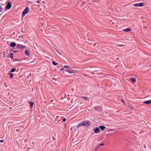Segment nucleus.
<instances>
[{
    "mask_svg": "<svg viewBox=\"0 0 151 151\" xmlns=\"http://www.w3.org/2000/svg\"><path fill=\"white\" fill-rule=\"evenodd\" d=\"M82 126L88 127L90 124V122L89 121H84L81 123Z\"/></svg>",
    "mask_w": 151,
    "mask_h": 151,
    "instance_id": "f257e3e1",
    "label": "nucleus"
},
{
    "mask_svg": "<svg viewBox=\"0 0 151 151\" xmlns=\"http://www.w3.org/2000/svg\"><path fill=\"white\" fill-rule=\"evenodd\" d=\"M29 11V8L28 7H26L24 10L23 11L22 13V15L23 17L24 16L25 14H27Z\"/></svg>",
    "mask_w": 151,
    "mask_h": 151,
    "instance_id": "f03ea898",
    "label": "nucleus"
},
{
    "mask_svg": "<svg viewBox=\"0 0 151 151\" xmlns=\"http://www.w3.org/2000/svg\"><path fill=\"white\" fill-rule=\"evenodd\" d=\"M144 5V4L143 3H140L139 4H135L133 5L134 6H142Z\"/></svg>",
    "mask_w": 151,
    "mask_h": 151,
    "instance_id": "7ed1b4c3",
    "label": "nucleus"
},
{
    "mask_svg": "<svg viewBox=\"0 0 151 151\" xmlns=\"http://www.w3.org/2000/svg\"><path fill=\"white\" fill-rule=\"evenodd\" d=\"M17 47L18 48L22 49L25 48V46L20 44H18L17 45Z\"/></svg>",
    "mask_w": 151,
    "mask_h": 151,
    "instance_id": "20e7f679",
    "label": "nucleus"
},
{
    "mask_svg": "<svg viewBox=\"0 0 151 151\" xmlns=\"http://www.w3.org/2000/svg\"><path fill=\"white\" fill-rule=\"evenodd\" d=\"M12 6L10 2H9L7 3V5H6V8L7 9H9Z\"/></svg>",
    "mask_w": 151,
    "mask_h": 151,
    "instance_id": "39448f33",
    "label": "nucleus"
},
{
    "mask_svg": "<svg viewBox=\"0 0 151 151\" xmlns=\"http://www.w3.org/2000/svg\"><path fill=\"white\" fill-rule=\"evenodd\" d=\"M94 132L96 133H99L100 132L99 129L98 127H96L94 129Z\"/></svg>",
    "mask_w": 151,
    "mask_h": 151,
    "instance_id": "423d86ee",
    "label": "nucleus"
},
{
    "mask_svg": "<svg viewBox=\"0 0 151 151\" xmlns=\"http://www.w3.org/2000/svg\"><path fill=\"white\" fill-rule=\"evenodd\" d=\"M143 103L145 104H150L151 103V100H149L147 101H145L143 102Z\"/></svg>",
    "mask_w": 151,
    "mask_h": 151,
    "instance_id": "0eeeda50",
    "label": "nucleus"
},
{
    "mask_svg": "<svg viewBox=\"0 0 151 151\" xmlns=\"http://www.w3.org/2000/svg\"><path fill=\"white\" fill-rule=\"evenodd\" d=\"M10 46L12 47H14L16 45V44L15 42H12L10 43Z\"/></svg>",
    "mask_w": 151,
    "mask_h": 151,
    "instance_id": "6e6552de",
    "label": "nucleus"
},
{
    "mask_svg": "<svg viewBox=\"0 0 151 151\" xmlns=\"http://www.w3.org/2000/svg\"><path fill=\"white\" fill-rule=\"evenodd\" d=\"M65 71L68 72L70 73H72L74 72V71L71 69L70 70H65Z\"/></svg>",
    "mask_w": 151,
    "mask_h": 151,
    "instance_id": "1a4fd4ad",
    "label": "nucleus"
},
{
    "mask_svg": "<svg viewBox=\"0 0 151 151\" xmlns=\"http://www.w3.org/2000/svg\"><path fill=\"white\" fill-rule=\"evenodd\" d=\"M129 80L134 83H135L136 81V79L134 78H130Z\"/></svg>",
    "mask_w": 151,
    "mask_h": 151,
    "instance_id": "9d476101",
    "label": "nucleus"
},
{
    "mask_svg": "<svg viewBox=\"0 0 151 151\" xmlns=\"http://www.w3.org/2000/svg\"><path fill=\"white\" fill-rule=\"evenodd\" d=\"M131 29H130L128 28L127 29H124L123 30L125 32H127L128 31H131Z\"/></svg>",
    "mask_w": 151,
    "mask_h": 151,
    "instance_id": "9b49d317",
    "label": "nucleus"
},
{
    "mask_svg": "<svg viewBox=\"0 0 151 151\" xmlns=\"http://www.w3.org/2000/svg\"><path fill=\"white\" fill-rule=\"evenodd\" d=\"M99 127L102 130H104L105 128V127L103 126H100Z\"/></svg>",
    "mask_w": 151,
    "mask_h": 151,
    "instance_id": "f8f14e48",
    "label": "nucleus"
},
{
    "mask_svg": "<svg viewBox=\"0 0 151 151\" xmlns=\"http://www.w3.org/2000/svg\"><path fill=\"white\" fill-rule=\"evenodd\" d=\"M64 67L66 69H69L70 68V66L68 65H64Z\"/></svg>",
    "mask_w": 151,
    "mask_h": 151,
    "instance_id": "ddd939ff",
    "label": "nucleus"
},
{
    "mask_svg": "<svg viewBox=\"0 0 151 151\" xmlns=\"http://www.w3.org/2000/svg\"><path fill=\"white\" fill-rule=\"evenodd\" d=\"M16 70V69L15 68H13L10 71L12 72H14Z\"/></svg>",
    "mask_w": 151,
    "mask_h": 151,
    "instance_id": "4468645a",
    "label": "nucleus"
},
{
    "mask_svg": "<svg viewBox=\"0 0 151 151\" xmlns=\"http://www.w3.org/2000/svg\"><path fill=\"white\" fill-rule=\"evenodd\" d=\"M25 53L27 55H29L30 54L29 53L27 50H26L25 51Z\"/></svg>",
    "mask_w": 151,
    "mask_h": 151,
    "instance_id": "2eb2a0df",
    "label": "nucleus"
},
{
    "mask_svg": "<svg viewBox=\"0 0 151 151\" xmlns=\"http://www.w3.org/2000/svg\"><path fill=\"white\" fill-rule=\"evenodd\" d=\"M52 63L53 65H57V63H55V61H53L52 62Z\"/></svg>",
    "mask_w": 151,
    "mask_h": 151,
    "instance_id": "dca6fc26",
    "label": "nucleus"
},
{
    "mask_svg": "<svg viewBox=\"0 0 151 151\" xmlns=\"http://www.w3.org/2000/svg\"><path fill=\"white\" fill-rule=\"evenodd\" d=\"M9 56L10 57V58H12L13 57V53H11V54H10V55H9Z\"/></svg>",
    "mask_w": 151,
    "mask_h": 151,
    "instance_id": "f3484780",
    "label": "nucleus"
},
{
    "mask_svg": "<svg viewBox=\"0 0 151 151\" xmlns=\"http://www.w3.org/2000/svg\"><path fill=\"white\" fill-rule=\"evenodd\" d=\"M33 105V103L30 102V106L31 107H32Z\"/></svg>",
    "mask_w": 151,
    "mask_h": 151,
    "instance_id": "a211bd4d",
    "label": "nucleus"
},
{
    "mask_svg": "<svg viewBox=\"0 0 151 151\" xmlns=\"http://www.w3.org/2000/svg\"><path fill=\"white\" fill-rule=\"evenodd\" d=\"M82 126V124H81V123H80V124H79V125H78L77 126V128H79V127H80L81 126Z\"/></svg>",
    "mask_w": 151,
    "mask_h": 151,
    "instance_id": "6ab92c4d",
    "label": "nucleus"
},
{
    "mask_svg": "<svg viewBox=\"0 0 151 151\" xmlns=\"http://www.w3.org/2000/svg\"><path fill=\"white\" fill-rule=\"evenodd\" d=\"M9 74H10V78H12L13 76V74L12 73H10Z\"/></svg>",
    "mask_w": 151,
    "mask_h": 151,
    "instance_id": "aec40b11",
    "label": "nucleus"
},
{
    "mask_svg": "<svg viewBox=\"0 0 151 151\" xmlns=\"http://www.w3.org/2000/svg\"><path fill=\"white\" fill-rule=\"evenodd\" d=\"M60 70H64V71H65V70H65V69L63 68H61L60 69Z\"/></svg>",
    "mask_w": 151,
    "mask_h": 151,
    "instance_id": "412c9836",
    "label": "nucleus"
},
{
    "mask_svg": "<svg viewBox=\"0 0 151 151\" xmlns=\"http://www.w3.org/2000/svg\"><path fill=\"white\" fill-rule=\"evenodd\" d=\"M104 145V143H101V144H100V145H99V146H103V145Z\"/></svg>",
    "mask_w": 151,
    "mask_h": 151,
    "instance_id": "4be33fe9",
    "label": "nucleus"
},
{
    "mask_svg": "<svg viewBox=\"0 0 151 151\" xmlns=\"http://www.w3.org/2000/svg\"><path fill=\"white\" fill-rule=\"evenodd\" d=\"M82 98L83 99H87V98L86 97H82Z\"/></svg>",
    "mask_w": 151,
    "mask_h": 151,
    "instance_id": "5701e85b",
    "label": "nucleus"
},
{
    "mask_svg": "<svg viewBox=\"0 0 151 151\" xmlns=\"http://www.w3.org/2000/svg\"><path fill=\"white\" fill-rule=\"evenodd\" d=\"M4 139H2V140H1V142H4Z\"/></svg>",
    "mask_w": 151,
    "mask_h": 151,
    "instance_id": "b1692460",
    "label": "nucleus"
},
{
    "mask_svg": "<svg viewBox=\"0 0 151 151\" xmlns=\"http://www.w3.org/2000/svg\"><path fill=\"white\" fill-rule=\"evenodd\" d=\"M65 121H66V119H65V118H64V119H63V122H65Z\"/></svg>",
    "mask_w": 151,
    "mask_h": 151,
    "instance_id": "393cba45",
    "label": "nucleus"
},
{
    "mask_svg": "<svg viewBox=\"0 0 151 151\" xmlns=\"http://www.w3.org/2000/svg\"><path fill=\"white\" fill-rule=\"evenodd\" d=\"M37 3H40L39 1H37Z\"/></svg>",
    "mask_w": 151,
    "mask_h": 151,
    "instance_id": "a878e982",
    "label": "nucleus"
},
{
    "mask_svg": "<svg viewBox=\"0 0 151 151\" xmlns=\"http://www.w3.org/2000/svg\"><path fill=\"white\" fill-rule=\"evenodd\" d=\"M53 100H51V102H53Z\"/></svg>",
    "mask_w": 151,
    "mask_h": 151,
    "instance_id": "bb28decb",
    "label": "nucleus"
},
{
    "mask_svg": "<svg viewBox=\"0 0 151 151\" xmlns=\"http://www.w3.org/2000/svg\"><path fill=\"white\" fill-rule=\"evenodd\" d=\"M3 9H1H1H0V10H1H1H2Z\"/></svg>",
    "mask_w": 151,
    "mask_h": 151,
    "instance_id": "cd10ccee",
    "label": "nucleus"
},
{
    "mask_svg": "<svg viewBox=\"0 0 151 151\" xmlns=\"http://www.w3.org/2000/svg\"><path fill=\"white\" fill-rule=\"evenodd\" d=\"M57 118V117L56 118H55V120Z\"/></svg>",
    "mask_w": 151,
    "mask_h": 151,
    "instance_id": "c85d7f7f",
    "label": "nucleus"
},
{
    "mask_svg": "<svg viewBox=\"0 0 151 151\" xmlns=\"http://www.w3.org/2000/svg\"><path fill=\"white\" fill-rule=\"evenodd\" d=\"M123 102H124V101H122Z\"/></svg>",
    "mask_w": 151,
    "mask_h": 151,
    "instance_id": "c756f323",
    "label": "nucleus"
}]
</instances>
